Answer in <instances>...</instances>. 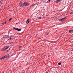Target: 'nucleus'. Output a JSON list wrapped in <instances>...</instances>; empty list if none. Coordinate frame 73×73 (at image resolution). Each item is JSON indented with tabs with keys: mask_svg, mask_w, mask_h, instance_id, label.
I'll return each mask as SVG.
<instances>
[{
	"mask_svg": "<svg viewBox=\"0 0 73 73\" xmlns=\"http://www.w3.org/2000/svg\"><path fill=\"white\" fill-rule=\"evenodd\" d=\"M20 5L21 7H23V6H25V7H26V6H28V5H29V4L28 3V2H25L23 4L21 3Z\"/></svg>",
	"mask_w": 73,
	"mask_h": 73,
	"instance_id": "nucleus-1",
	"label": "nucleus"
},
{
	"mask_svg": "<svg viewBox=\"0 0 73 73\" xmlns=\"http://www.w3.org/2000/svg\"><path fill=\"white\" fill-rule=\"evenodd\" d=\"M66 19V18L65 17L61 19H59V21H65V20Z\"/></svg>",
	"mask_w": 73,
	"mask_h": 73,
	"instance_id": "nucleus-2",
	"label": "nucleus"
},
{
	"mask_svg": "<svg viewBox=\"0 0 73 73\" xmlns=\"http://www.w3.org/2000/svg\"><path fill=\"white\" fill-rule=\"evenodd\" d=\"M9 48V46H5L4 48V50H8L7 49H8Z\"/></svg>",
	"mask_w": 73,
	"mask_h": 73,
	"instance_id": "nucleus-3",
	"label": "nucleus"
},
{
	"mask_svg": "<svg viewBox=\"0 0 73 73\" xmlns=\"http://www.w3.org/2000/svg\"><path fill=\"white\" fill-rule=\"evenodd\" d=\"M7 38V36H3V37L1 38H3L4 40V38Z\"/></svg>",
	"mask_w": 73,
	"mask_h": 73,
	"instance_id": "nucleus-4",
	"label": "nucleus"
},
{
	"mask_svg": "<svg viewBox=\"0 0 73 73\" xmlns=\"http://www.w3.org/2000/svg\"><path fill=\"white\" fill-rule=\"evenodd\" d=\"M30 22V21L29 19H28L26 21V23L27 24H28Z\"/></svg>",
	"mask_w": 73,
	"mask_h": 73,
	"instance_id": "nucleus-5",
	"label": "nucleus"
},
{
	"mask_svg": "<svg viewBox=\"0 0 73 73\" xmlns=\"http://www.w3.org/2000/svg\"><path fill=\"white\" fill-rule=\"evenodd\" d=\"M5 24H7V22L6 21L5 22H4L3 23V25H5Z\"/></svg>",
	"mask_w": 73,
	"mask_h": 73,
	"instance_id": "nucleus-6",
	"label": "nucleus"
},
{
	"mask_svg": "<svg viewBox=\"0 0 73 73\" xmlns=\"http://www.w3.org/2000/svg\"><path fill=\"white\" fill-rule=\"evenodd\" d=\"M4 56L5 57V58H8V57H9V55L7 54Z\"/></svg>",
	"mask_w": 73,
	"mask_h": 73,
	"instance_id": "nucleus-7",
	"label": "nucleus"
},
{
	"mask_svg": "<svg viewBox=\"0 0 73 73\" xmlns=\"http://www.w3.org/2000/svg\"><path fill=\"white\" fill-rule=\"evenodd\" d=\"M13 29L15 30H16L17 31V30L18 29V28H17L13 27Z\"/></svg>",
	"mask_w": 73,
	"mask_h": 73,
	"instance_id": "nucleus-8",
	"label": "nucleus"
},
{
	"mask_svg": "<svg viewBox=\"0 0 73 73\" xmlns=\"http://www.w3.org/2000/svg\"><path fill=\"white\" fill-rule=\"evenodd\" d=\"M4 58H5V56H4V57H2L1 58H0V59H1V60H2V59H4Z\"/></svg>",
	"mask_w": 73,
	"mask_h": 73,
	"instance_id": "nucleus-9",
	"label": "nucleus"
},
{
	"mask_svg": "<svg viewBox=\"0 0 73 73\" xmlns=\"http://www.w3.org/2000/svg\"><path fill=\"white\" fill-rule=\"evenodd\" d=\"M17 31H18V32H20V31H21V29H18V30Z\"/></svg>",
	"mask_w": 73,
	"mask_h": 73,
	"instance_id": "nucleus-10",
	"label": "nucleus"
},
{
	"mask_svg": "<svg viewBox=\"0 0 73 73\" xmlns=\"http://www.w3.org/2000/svg\"><path fill=\"white\" fill-rule=\"evenodd\" d=\"M46 35H49V33L48 32H47L45 33Z\"/></svg>",
	"mask_w": 73,
	"mask_h": 73,
	"instance_id": "nucleus-11",
	"label": "nucleus"
},
{
	"mask_svg": "<svg viewBox=\"0 0 73 73\" xmlns=\"http://www.w3.org/2000/svg\"><path fill=\"white\" fill-rule=\"evenodd\" d=\"M72 32H73V30H70L69 31V33H71Z\"/></svg>",
	"mask_w": 73,
	"mask_h": 73,
	"instance_id": "nucleus-12",
	"label": "nucleus"
},
{
	"mask_svg": "<svg viewBox=\"0 0 73 73\" xmlns=\"http://www.w3.org/2000/svg\"><path fill=\"white\" fill-rule=\"evenodd\" d=\"M12 18H10V19H9V21H11V20H12Z\"/></svg>",
	"mask_w": 73,
	"mask_h": 73,
	"instance_id": "nucleus-13",
	"label": "nucleus"
},
{
	"mask_svg": "<svg viewBox=\"0 0 73 73\" xmlns=\"http://www.w3.org/2000/svg\"><path fill=\"white\" fill-rule=\"evenodd\" d=\"M1 4H2V2L1 1H0V6L1 5Z\"/></svg>",
	"mask_w": 73,
	"mask_h": 73,
	"instance_id": "nucleus-14",
	"label": "nucleus"
},
{
	"mask_svg": "<svg viewBox=\"0 0 73 73\" xmlns=\"http://www.w3.org/2000/svg\"><path fill=\"white\" fill-rule=\"evenodd\" d=\"M58 65H61V63H58Z\"/></svg>",
	"mask_w": 73,
	"mask_h": 73,
	"instance_id": "nucleus-15",
	"label": "nucleus"
},
{
	"mask_svg": "<svg viewBox=\"0 0 73 73\" xmlns=\"http://www.w3.org/2000/svg\"><path fill=\"white\" fill-rule=\"evenodd\" d=\"M9 40H12V38H10V39H9Z\"/></svg>",
	"mask_w": 73,
	"mask_h": 73,
	"instance_id": "nucleus-16",
	"label": "nucleus"
},
{
	"mask_svg": "<svg viewBox=\"0 0 73 73\" xmlns=\"http://www.w3.org/2000/svg\"><path fill=\"white\" fill-rule=\"evenodd\" d=\"M23 48L22 46H21V47H20L19 48L20 49L21 48Z\"/></svg>",
	"mask_w": 73,
	"mask_h": 73,
	"instance_id": "nucleus-17",
	"label": "nucleus"
},
{
	"mask_svg": "<svg viewBox=\"0 0 73 73\" xmlns=\"http://www.w3.org/2000/svg\"><path fill=\"white\" fill-rule=\"evenodd\" d=\"M38 19H41V17H40L38 18Z\"/></svg>",
	"mask_w": 73,
	"mask_h": 73,
	"instance_id": "nucleus-18",
	"label": "nucleus"
},
{
	"mask_svg": "<svg viewBox=\"0 0 73 73\" xmlns=\"http://www.w3.org/2000/svg\"><path fill=\"white\" fill-rule=\"evenodd\" d=\"M73 12H71L70 13V14H73Z\"/></svg>",
	"mask_w": 73,
	"mask_h": 73,
	"instance_id": "nucleus-19",
	"label": "nucleus"
},
{
	"mask_svg": "<svg viewBox=\"0 0 73 73\" xmlns=\"http://www.w3.org/2000/svg\"><path fill=\"white\" fill-rule=\"evenodd\" d=\"M50 0H49V1H48L49 3H50Z\"/></svg>",
	"mask_w": 73,
	"mask_h": 73,
	"instance_id": "nucleus-20",
	"label": "nucleus"
},
{
	"mask_svg": "<svg viewBox=\"0 0 73 73\" xmlns=\"http://www.w3.org/2000/svg\"><path fill=\"white\" fill-rule=\"evenodd\" d=\"M61 0H59V1H61Z\"/></svg>",
	"mask_w": 73,
	"mask_h": 73,
	"instance_id": "nucleus-21",
	"label": "nucleus"
}]
</instances>
